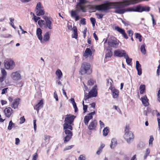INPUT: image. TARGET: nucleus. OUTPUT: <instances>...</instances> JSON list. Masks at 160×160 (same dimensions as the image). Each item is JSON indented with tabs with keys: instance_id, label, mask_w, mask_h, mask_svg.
Segmentation results:
<instances>
[{
	"instance_id": "f257e3e1",
	"label": "nucleus",
	"mask_w": 160,
	"mask_h": 160,
	"mask_svg": "<svg viewBox=\"0 0 160 160\" xmlns=\"http://www.w3.org/2000/svg\"><path fill=\"white\" fill-rule=\"evenodd\" d=\"M141 1V0H122V1L120 2H107L101 5H93L91 8L93 10H97L105 12H107L111 8H116L114 12L121 14L128 12H138V6L136 7L122 8L131 4L138 3Z\"/></svg>"
},
{
	"instance_id": "f03ea898",
	"label": "nucleus",
	"mask_w": 160,
	"mask_h": 160,
	"mask_svg": "<svg viewBox=\"0 0 160 160\" xmlns=\"http://www.w3.org/2000/svg\"><path fill=\"white\" fill-rule=\"evenodd\" d=\"M129 126H126L125 128V134L124 138L127 142L129 143L132 141L134 138V135L131 132L128 131Z\"/></svg>"
},
{
	"instance_id": "7ed1b4c3",
	"label": "nucleus",
	"mask_w": 160,
	"mask_h": 160,
	"mask_svg": "<svg viewBox=\"0 0 160 160\" xmlns=\"http://www.w3.org/2000/svg\"><path fill=\"white\" fill-rule=\"evenodd\" d=\"M90 65L87 62H83L82 63L80 70V72L82 75L86 73L90 74L91 71L90 70Z\"/></svg>"
},
{
	"instance_id": "20e7f679",
	"label": "nucleus",
	"mask_w": 160,
	"mask_h": 160,
	"mask_svg": "<svg viewBox=\"0 0 160 160\" xmlns=\"http://www.w3.org/2000/svg\"><path fill=\"white\" fill-rule=\"evenodd\" d=\"M96 88V86H94L91 90L89 92L88 94H87V93L84 92V99L85 101L87 100L90 98L95 97L97 96V92Z\"/></svg>"
},
{
	"instance_id": "39448f33",
	"label": "nucleus",
	"mask_w": 160,
	"mask_h": 160,
	"mask_svg": "<svg viewBox=\"0 0 160 160\" xmlns=\"http://www.w3.org/2000/svg\"><path fill=\"white\" fill-rule=\"evenodd\" d=\"M107 82L108 84L110 83V85L111 86L109 87V89L111 91L113 98H117L119 96V91L118 89H116L114 87H113L112 86V81L111 79L108 80Z\"/></svg>"
},
{
	"instance_id": "423d86ee",
	"label": "nucleus",
	"mask_w": 160,
	"mask_h": 160,
	"mask_svg": "<svg viewBox=\"0 0 160 160\" xmlns=\"http://www.w3.org/2000/svg\"><path fill=\"white\" fill-rule=\"evenodd\" d=\"M108 44L109 46L113 48H117L119 45V41L113 37L110 38L108 41Z\"/></svg>"
},
{
	"instance_id": "0eeeda50",
	"label": "nucleus",
	"mask_w": 160,
	"mask_h": 160,
	"mask_svg": "<svg viewBox=\"0 0 160 160\" xmlns=\"http://www.w3.org/2000/svg\"><path fill=\"white\" fill-rule=\"evenodd\" d=\"M36 15L38 16H40L44 14L45 11L43 7L41 6L40 2L37 3L36 7Z\"/></svg>"
},
{
	"instance_id": "6e6552de",
	"label": "nucleus",
	"mask_w": 160,
	"mask_h": 160,
	"mask_svg": "<svg viewBox=\"0 0 160 160\" xmlns=\"http://www.w3.org/2000/svg\"><path fill=\"white\" fill-rule=\"evenodd\" d=\"M64 132L66 136L63 138L64 142L66 143L69 141L72 136V133L70 130H66L64 131Z\"/></svg>"
},
{
	"instance_id": "1a4fd4ad",
	"label": "nucleus",
	"mask_w": 160,
	"mask_h": 160,
	"mask_svg": "<svg viewBox=\"0 0 160 160\" xmlns=\"http://www.w3.org/2000/svg\"><path fill=\"white\" fill-rule=\"evenodd\" d=\"M4 65L6 69L9 70L13 69L15 66L14 62L12 60H9L6 61Z\"/></svg>"
},
{
	"instance_id": "9d476101",
	"label": "nucleus",
	"mask_w": 160,
	"mask_h": 160,
	"mask_svg": "<svg viewBox=\"0 0 160 160\" xmlns=\"http://www.w3.org/2000/svg\"><path fill=\"white\" fill-rule=\"evenodd\" d=\"M10 77L13 80L15 81H18L21 79V76L19 71L12 72Z\"/></svg>"
},
{
	"instance_id": "9b49d317",
	"label": "nucleus",
	"mask_w": 160,
	"mask_h": 160,
	"mask_svg": "<svg viewBox=\"0 0 160 160\" xmlns=\"http://www.w3.org/2000/svg\"><path fill=\"white\" fill-rule=\"evenodd\" d=\"M96 113L95 111L92 112L88 114V115L85 116L84 118V123L87 126L89 120L92 118V116Z\"/></svg>"
},
{
	"instance_id": "f8f14e48",
	"label": "nucleus",
	"mask_w": 160,
	"mask_h": 160,
	"mask_svg": "<svg viewBox=\"0 0 160 160\" xmlns=\"http://www.w3.org/2000/svg\"><path fill=\"white\" fill-rule=\"evenodd\" d=\"M114 56L118 57H124L126 55V52L124 50H117L114 52Z\"/></svg>"
},
{
	"instance_id": "ddd939ff",
	"label": "nucleus",
	"mask_w": 160,
	"mask_h": 160,
	"mask_svg": "<svg viewBox=\"0 0 160 160\" xmlns=\"http://www.w3.org/2000/svg\"><path fill=\"white\" fill-rule=\"evenodd\" d=\"M75 118L76 117L74 115L70 114L67 115L65 119L64 122L69 123L70 124H72Z\"/></svg>"
},
{
	"instance_id": "4468645a",
	"label": "nucleus",
	"mask_w": 160,
	"mask_h": 160,
	"mask_svg": "<svg viewBox=\"0 0 160 160\" xmlns=\"http://www.w3.org/2000/svg\"><path fill=\"white\" fill-rule=\"evenodd\" d=\"M1 74L0 76V82H3L7 77V73L5 70L3 69H1Z\"/></svg>"
},
{
	"instance_id": "2eb2a0df",
	"label": "nucleus",
	"mask_w": 160,
	"mask_h": 160,
	"mask_svg": "<svg viewBox=\"0 0 160 160\" xmlns=\"http://www.w3.org/2000/svg\"><path fill=\"white\" fill-rule=\"evenodd\" d=\"M139 12H142L143 11L148 12L150 10V8L148 6L142 7L140 5L138 6Z\"/></svg>"
},
{
	"instance_id": "dca6fc26",
	"label": "nucleus",
	"mask_w": 160,
	"mask_h": 160,
	"mask_svg": "<svg viewBox=\"0 0 160 160\" xmlns=\"http://www.w3.org/2000/svg\"><path fill=\"white\" fill-rule=\"evenodd\" d=\"M43 105V101L42 100H41L34 107V109L37 110V112H38L39 110L42 108Z\"/></svg>"
},
{
	"instance_id": "f3484780",
	"label": "nucleus",
	"mask_w": 160,
	"mask_h": 160,
	"mask_svg": "<svg viewBox=\"0 0 160 160\" xmlns=\"http://www.w3.org/2000/svg\"><path fill=\"white\" fill-rule=\"evenodd\" d=\"M42 31L41 29L38 28L37 29L36 34L38 39L41 42H42Z\"/></svg>"
},
{
	"instance_id": "a211bd4d",
	"label": "nucleus",
	"mask_w": 160,
	"mask_h": 160,
	"mask_svg": "<svg viewBox=\"0 0 160 160\" xmlns=\"http://www.w3.org/2000/svg\"><path fill=\"white\" fill-rule=\"evenodd\" d=\"M136 68L137 70L138 75L140 76L142 74V69L141 65L138 61H136Z\"/></svg>"
},
{
	"instance_id": "6ab92c4d",
	"label": "nucleus",
	"mask_w": 160,
	"mask_h": 160,
	"mask_svg": "<svg viewBox=\"0 0 160 160\" xmlns=\"http://www.w3.org/2000/svg\"><path fill=\"white\" fill-rule=\"evenodd\" d=\"M19 103V99L17 98L14 100L12 102L11 106L12 108L15 109L18 108V104Z\"/></svg>"
},
{
	"instance_id": "aec40b11",
	"label": "nucleus",
	"mask_w": 160,
	"mask_h": 160,
	"mask_svg": "<svg viewBox=\"0 0 160 160\" xmlns=\"http://www.w3.org/2000/svg\"><path fill=\"white\" fill-rule=\"evenodd\" d=\"M4 112L6 117L9 118L12 113V110L10 108H6L4 111Z\"/></svg>"
},
{
	"instance_id": "412c9836",
	"label": "nucleus",
	"mask_w": 160,
	"mask_h": 160,
	"mask_svg": "<svg viewBox=\"0 0 160 160\" xmlns=\"http://www.w3.org/2000/svg\"><path fill=\"white\" fill-rule=\"evenodd\" d=\"M92 54V52L89 48H87L83 54V56L86 58L88 56L90 57Z\"/></svg>"
},
{
	"instance_id": "4be33fe9",
	"label": "nucleus",
	"mask_w": 160,
	"mask_h": 160,
	"mask_svg": "<svg viewBox=\"0 0 160 160\" xmlns=\"http://www.w3.org/2000/svg\"><path fill=\"white\" fill-rule=\"evenodd\" d=\"M71 124L67 122H65L63 124V129L64 131L67 130H70L71 131L72 130V127Z\"/></svg>"
},
{
	"instance_id": "5701e85b",
	"label": "nucleus",
	"mask_w": 160,
	"mask_h": 160,
	"mask_svg": "<svg viewBox=\"0 0 160 160\" xmlns=\"http://www.w3.org/2000/svg\"><path fill=\"white\" fill-rule=\"evenodd\" d=\"M71 17L75 18V21H77L79 19V17L77 14V11L75 10H72L71 13Z\"/></svg>"
},
{
	"instance_id": "b1692460",
	"label": "nucleus",
	"mask_w": 160,
	"mask_h": 160,
	"mask_svg": "<svg viewBox=\"0 0 160 160\" xmlns=\"http://www.w3.org/2000/svg\"><path fill=\"white\" fill-rule=\"evenodd\" d=\"M97 125V122L96 120H94L90 123L88 128L90 130L94 129L96 128Z\"/></svg>"
},
{
	"instance_id": "393cba45",
	"label": "nucleus",
	"mask_w": 160,
	"mask_h": 160,
	"mask_svg": "<svg viewBox=\"0 0 160 160\" xmlns=\"http://www.w3.org/2000/svg\"><path fill=\"white\" fill-rule=\"evenodd\" d=\"M52 19L51 18L50 19L45 22V25L46 27L50 29H52L53 28V25L52 22Z\"/></svg>"
},
{
	"instance_id": "a878e982",
	"label": "nucleus",
	"mask_w": 160,
	"mask_h": 160,
	"mask_svg": "<svg viewBox=\"0 0 160 160\" xmlns=\"http://www.w3.org/2000/svg\"><path fill=\"white\" fill-rule=\"evenodd\" d=\"M143 104L145 107L147 106L149 104L148 99L146 96L142 97L141 99Z\"/></svg>"
},
{
	"instance_id": "bb28decb",
	"label": "nucleus",
	"mask_w": 160,
	"mask_h": 160,
	"mask_svg": "<svg viewBox=\"0 0 160 160\" xmlns=\"http://www.w3.org/2000/svg\"><path fill=\"white\" fill-rule=\"evenodd\" d=\"M150 153V149L148 148H147L144 153V155L143 156V158L144 160H145L149 156Z\"/></svg>"
},
{
	"instance_id": "cd10ccee",
	"label": "nucleus",
	"mask_w": 160,
	"mask_h": 160,
	"mask_svg": "<svg viewBox=\"0 0 160 160\" xmlns=\"http://www.w3.org/2000/svg\"><path fill=\"white\" fill-rule=\"evenodd\" d=\"M50 39V34L49 32H47L44 35L42 42L43 41L47 42Z\"/></svg>"
},
{
	"instance_id": "c85d7f7f",
	"label": "nucleus",
	"mask_w": 160,
	"mask_h": 160,
	"mask_svg": "<svg viewBox=\"0 0 160 160\" xmlns=\"http://www.w3.org/2000/svg\"><path fill=\"white\" fill-rule=\"evenodd\" d=\"M56 74L58 76V79L60 80L62 76V73L61 70L59 69H58L56 72Z\"/></svg>"
},
{
	"instance_id": "c756f323",
	"label": "nucleus",
	"mask_w": 160,
	"mask_h": 160,
	"mask_svg": "<svg viewBox=\"0 0 160 160\" xmlns=\"http://www.w3.org/2000/svg\"><path fill=\"white\" fill-rule=\"evenodd\" d=\"M117 145V140L115 138L112 139L111 140V143L110 145V148L112 149L113 148Z\"/></svg>"
},
{
	"instance_id": "7c9ffc66",
	"label": "nucleus",
	"mask_w": 160,
	"mask_h": 160,
	"mask_svg": "<svg viewBox=\"0 0 160 160\" xmlns=\"http://www.w3.org/2000/svg\"><path fill=\"white\" fill-rule=\"evenodd\" d=\"M73 34L72 35V38H74L76 39L78 37L77 29L76 26H73Z\"/></svg>"
},
{
	"instance_id": "2f4dec72",
	"label": "nucleus",
	"mask_w": 160,
	"mask_h": 160,
	"mask_svg": "<svg viewBox=\"0 0 160 160\" xmlns=\"http://www.w3.org/2000/svg\"><path fill=\"white\" fill-rule=\"evenodd\" d=\"M115 29L118 32L120 33V34H122L125 31V30L118 26H116L114 27Z\"/></svg>"
},
{
	"instance_id": "473e14b6",
	"label": "nucleus",
	"mask_w": 160,
	"mask_h": 160,
	"mask_svg": "<svg viewBox=\"0 0 160 160\" xmlns=\"http://www.w3.org/2000/svg\"><path fill=\"white\" fill-rule=\"evenodd\" d=\"M145 44H142L141 46V47L140 48V50H141V52L144 55L146 53V49L145 48Z\"/></svg>"
},
{
	"instance_id": "72a5a7b5",
	"label": "nucleus",
	"mask_w": 160,
	"mask_h": 160,
	"mask_svg": "<svg viewBox=\"0 0 160 160\" xmlns=\"http://www.w3.org/2000/svg\"><path fill=\"white\" fill-rule=\"evenodd\" d=\"M112 52L110 50H107L105 58H110L112 56Z\"/></svg>"
},
{
	"instance_id": "f704fd0d",
	"label": "nucleus",
	"mask_w": 160,
	"mask_h": 160,
	"mask_svg": "<svg viewBox=\"0 0 160 160\" xmlns=\"http://www.w3.org/2000/svg\"><path fill=\"white\" fill-rule=\"evenodd\" d=\"M109 132V128L108 127H106L103 130V136H106Z\"/></svg>"
},
{
	"instance_id": "c9c22d12",
	"label": "nucleus",
	"mask_w": 160,
	"mask_h": 160,
	"mask_svg": "<svg viewBox=\"0 0 160 160\" xmlns=\"http://www.w3.org/2000/svg\"><path fill=\"white\" fill-rule=\"evenodd\" d=\"M139 89L140 90V93L143 94L145 90V86L144 85H141L140 86Z\"/></svg>"
},
{
	"instance_id": "e433bc0d",
	"label": "nucleus",
	"mask_w": 160,
	"mask_h": 160,
	"mask_svg": "<svg viewBox=\"0 0 160 160\" xmlns=\"http://www.w3.org/2000/svg\"><path fill=\"white\" fill-rule=\"evenodd\" d=\"M124 58L126 59V62L127 64L129 65L131 62L132 59L129 58L127 54L124 56Z\"/></svg>"
},
{
	"instance_id": "4c0bfd02",
	"label": "nucleus",
	"mask_w": 160,
	"mask_h": 160,
	"mask_svg": "<svg viewBox=\"0 0 160 160\" xmlns=\"http://www.w3.org/2000/svg\"><path fill=\"white\" fill-rule=\"evenodd\" d=\"M154 140L153 137L151 135L150 136V138L149 140V146L150 147H152V142Z\"/></svg>"
},
{
	"instance_id": "58836bf2",
	"label": "nucleus",
	"mask_w": 160,
	"mask_h": 160,
	"mask_svg": "<svg viewBox=\"0 0 160 160\" xmlns=\"http://www.w3.org/2000/svg\"><path fill=\"white\" fill-rule=\"evenodd\" d=\"M135 37L139 39V42H141L142 41V36L139 33H135Z\"/></svg>"
},
{
	"instance_id": "ea45409f",
	"label": "nucleus",
	"mask_w": 160,
	"mask_h": 160,
	"mask_svg": "<svg viewBox=\"0 0 160 160\" xmlns=\"http://www.w3.org/2000/svg\"><path fill=\"white\" fill-rule=\"evenodd\" d=\"M9 20L10 21V24L11 26L14 28H15V27L14 25L13 22L14 21V19L12 18H10Z\"/></svg>"
},
{
	"instance_id": "a19ab883",
	"label": "nucleus",
	"mask_w": 160,
	"mask_h": 160,
	"mask_svg": "<svg viewBox=\"0 0 160 160\" xmlns=\"http://www.w3.org/2000/svg\"><path fill=\"white\" fill-rule=\"evenodd\" d=\"M76 8H79L82 12H86V10L84 7L82 5H80V6H77Z\"/></svg>"
},
{
	"instance_id": "79ce46f5",
	"label": "nucleus",
	"mask_w": 160,
	"mask_h": 160,
	"mask_svg": "<svg viewBox=\"0 0 160 160\" xmlns=\"http://www.w3.org/2000/svg\"><path fill=\"white\" fill-rule=\"evenodd\" d=\"M79 2L77 3V6H80L86 3L85 0H79Z\"/></svg>"
},
{
	"instance_id": "37998d69",
	"label": "nucleus",
	"mask_w": 160,
	"mask_h": 160,
	"mask_svg": "<svg viewBox=\"0 0 160 160\" xmlns=\"http://www.w3.org/2000/svg\"><path fill=\"white\" fill-rule=\"evenodd\" d=\"M94 82L95 81L93 80L90 79L88 80V84L89 85H92L94 84Z\"/></svg>"
},
{
	"instance_id": "c03bdc74",
	"label": "nucleus",
	"mask_w": 160,
	"mask_h": 160,
	"mask_svg": "<svg viewBox=\"0 0 160 160\" xmlns=\"http://www.w3.org/2000/svg\"><path fill=\"white\" fill-rule=\"evenodd\" d=\"M44 20H40L38 21V24L41 27L44 24Z\"/></svg>"
},
{
	"instance_id": "a18cd8bd",
	"label": "nucleus",
	"mask_w": 160,
	"mask_h": 160,
	"mask_svg": "<svg viewBox=\"0 0 160 160\" xmlns=\"http://www.w3.org/2000/svg\"><path fill=\"white\" fill-rule=\"evenodd\" d=\"M90 21L92 24L93 26H94L96 22V19L93 18L92 17L90 19Z\"/></svg>"
},
{
	"instance_id": "49530a36",
	"label": "nucleus",
	"mask_w": 160,
	"mask_h": 160,
	"mask_svg": "<svg viewBox=\"0 0 160 160\" xmlns=\"http://www.w3.org/2000/svg\"><path fill=\"white\" fill-rule=\"evenodd\" d=\"M127 33L129 37H132L133 34V31L131 30H129L127 31Z\"/></svg>"
},
{
	"instance_id": "de8ad7c7",
	"label": "nucleus",
	"mask_w": 160,
	"mask_h": 160,
	"mask_svg": "<svg viewBox=\"0 0 160 160\" xmlns=\"http://www.w3.org/2000/svg\"><path fill=\"white\" fill-rule=\"evenodd\" d=\"M33 16L34 17L32 18V19H33L36 22H37L40 18V17L36 16L34 14H33Z\"/></svg>"
},
{
	"instance_id": "09e8293b",
	"label": "nucleus",
	"mask_w": 160,
	"mask_h": 160,
	"mask_svg": "<svg viewBox=\"0 0 160 160\" xmlns=\"http://www.w3.org/2000/svg\"><path fill=\"white\" fill-rule=\"evenodd\" d=\"M13 125H14V123L12 122L11 120L9 122V125L8 127V129L10 130H11Z\"/></svg>"
},
{
	"instance_id": "8fccbe9b",
	"label": "nucleus",
	"mask_w": 160,
	"mask_h": 160,
	"mask_svg": "<svg viewBox=\"0 0 160 160\" xmlns=\"http://www.w3.org/2000/svg\"><path fill=\"white\" fill-rule=\"evenodd\" d=\"M73 107L74 108V112H76L78 111V108L75 102H74L72 103Z\"/></svg>"
},
{
	"instance_id": "3c124183",
	"label": "nucleus",
	"mask_w": 160,
	"mask_h": 160,
	"mask_svg": "<svg viewBox=\"0 0 160 160\" xmlns=\"http://www.w3.org/2000/svg\"><path fill=\"white\" fill-rule=\"evenodd\" d=\"M96 15L97 16V17L98 19H102L103 18V14H100L98 13H96Z\"/></svg>"
},
{
	"instance_id": "603ef678",
	"label": "nucleus",
	"mask_w": 160,
	"mask_h": 160,
	"mask_svg": "<svg viewBox=\"0 0 160 160\" xmlns=\"http://www.w3.org/2000/svg\"><path fill=\"white\" fill-rule=\"evenodd\" d=\"M74 146V145H72L69 146H68L65 148L64 149V151H66L67 150H69L71 149Z\"/></svg>"
},
{
	"instance_id": "864d4df0",
	"label": "nucleus",
	"mask_w": 160,
	"mask_h": 160,
	"mask_svg": "<svg viewBox=\"0 0 160 160\" xmlns=\"http://www.w3.org/2000/svg\"><path fill=\"white\" fill-rule=\"evenodd\" d=\"M8 90V88H7L3 89L2 90L1 94H3L6 93L7 92Z\"/></svg>"
},
{
	"instance_id": "5fc2aeb1",
	"label": "nucleus",
	"mask_w": 160,
	"mask_h": 160,
	"mask_svg": "<svg viewBox=\"0 0 160 160\" xmlns=\"http://www.w3.org/2000/svg\"><path fill=\"white\" fill-rule=\"evenodd\" d=\"M20 124H22V123H23L25 121V118H24V116H23L22 117H21L20 118Z\"/></svg>"
},
{
	"instance_id": "6e6d98bb",
	"label": "nucleus",
	"mask_w": 160,
	"mask_h": 160,
	"mask_svg": "<svg viewBox=\"0 0 160 160\" xmlns=\"http://www.w3.org/2000/svg\"><path fill=\"white\" fill-rule=\"evenodd\" d=\"M122 22L125 26H127L129 25V22L128 21L122 20Z\"/></svg>"
},
{
	"instance_id": "4d7b16f0",
	"label": "nucleus",
	"mask_w": 160,
	"mask_h": 160,
	"mask_svg": "<svg viewBox=\"0 0 160 160\" xmlns=\"http://www.w3.org/2000/svg\"><path fill=\"white\" fill-rule=\"evenodd\" d=\"M85 156L82 155H80L78 158V160H85Z\"/></svg>"
},
{
	"instance_id": "13d9d810",
	"label": "nucleus",
	"mask_w": 160,
	"mask_h": 160,
	"mask_svg": "<svg viewBox=\"0 0 160 160\" xmlns=\"http://www.w3.org/2000/svg\"><path fill=\"white\" fill-rule=\"evenodd\" d=\"M151 16L152 17V21L153 25V26H154L156 24V22L155 21V20L152 14H151Z\"/></svg>"
},
{
	"instance_id": "bf43d9fd",
	"label": "nucleus",
	"mask_w": 160,
	"mask_h": 160,
	"mask_svg": "<svg viewBox=\"0 0 160 160\" xmlns=\"http://www.w3.org/2000/svg\"><path fill=\"white\" fill-rule=\"evenodd\" d=\"M38 157V154L36 153H35L33 155L32 160H36Z\"/></svg>"
},
{
	"instance_id": "052dcab7",
	"label": "nucleus",
	"mask_w": 160,
	"mask_h": 160,
	"mask_svg": "<svg viewBox=\"0 0 160 160\" xmlns=\"http://www.w3.org/2000/svg\"><path fill=\"white\" fill-rule=\"evenodd\" d=\"M36 120H34L33 121V126H34V128L35 131H36V129L37 125L36 124Z\"/></svg>"
},
{
	"instance_id": "680f3d73",
	"label": "nucleus",
	"mask_w": 160,
	"mask_h": 160,
	"mask_svg": "<svg viewBox=\"0 0 160 160\" xmlns=\"http://www.w3.org/2000/svg\"><path fill=\"white\" fill-rule=\"evenodd\" d=\"M87 108H88L87 106L86 105H85L84 104H83V110L84 113H85L86 112L87 110Z\"/></svg>"
},
{
	"instance_id": "e2e57ef3",
	"label": "nucleus",
	"mask_w": 160,
	"mask_h": 160,
	"mask_svg": "<svg viewBox=\"0 0 160 160\" xmlns=\"http://www.w3.org/2000/svg\"><path fill=\"white\" fill-rule=\"evenodd\" d=\"M80 23L82 25H84L86 24L85 19V18H82L80 21Z\"/></svg>"
},
{
	"instance_id": "0e129e2a",
	"label": "nucleus",
	"mask_w": 160,
	"mask_h": 160,
	"mask_svg": "<svg viewBox=\"0 0 160 160\" xmlns=\"http://www.w3.org/2000/svg\"><path fill=\"white\" fill-rule=\"evenodd\" d=\"M122 34L125 39H127L128 38V37L125 31H124L123 33H122Z\"/></svg>"
},
{
	"instance_id": "69168bd1",
	"label": "nucleus",
	"mask_w": 160,
	"mask_h": 160,
	"mask_svg": "<svg viewBox=\"0 0 160 160\" xmlns=\"http://www.w3.org/2000/svg\"><path fill=\"white\" fill-rule=\"evenodd\" d=\"M54 98H55L56 100L57 101L58 100V98L56 91H55L54 92Z\"/></svg>"
},
{
	"instance_id": "338daca9",
	"label": "nucleus",
	"mask_w": 160,
	"mask_h": 160,
	"mask_svg": "<svg viewBox=\"0 0 160 160\" xmlns=\"http://www.w3.org/2000/svg\"><path fill=\"white\" fill-rule=\"evenodd\" d=\"M20 143V140L18 138H16L15 139V144L18 145Z\"/></svg>"
},
{
	"instance_id": "774afa93",
	"label": "nucleus",
	"mask_w": 160,
	"mask_h": 160,
	"mask_svg": "<svg viewBox=\"0 0 160 160\" xmlns=\"http://www.w3.org/2000/svg\"><path fill=\"white\" fill-rule=\"evenodd\" d=\"M43 18L45 20V22L50 19L51 18L48 17L47 16H44L43 17Z\"/></svg>"
}]
</instances>
